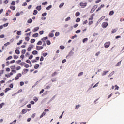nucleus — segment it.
I'll list each match as a JSON object with an SVG mask.
<instances>
[{
    "mask_svg": "<svg viewBox=\"0 0 124 124\" xmlns=\"http://www.w3.org/2000/svg\"><path fill=\"white\" fill-rule=\"evenodd\" d=\"M69 20H70V17H67V18H66L65 19V21H66V22H67V21H69Z\"/></svg>",
    "mask_w": 124,
    "mask_h": 124,
    "instance_id": "nucleus-53",
    "label": "nucleus"
},
{
    "mask_svg": "<svg viewBox=\"0 0 124 124\" xmlns=\"http://www.w3.org/2000/svg\"><path fill=\"white\" fill-rule=\"evenodd\" d=\"M112 33H115L117 32V30L116 29H112L111 31Z\"/></svg>",
    "mask_w": 124,
    "mask_h": 124,
    "instance_id": "nucleus-32",
    "label": "nucleus"
},
{
    "mask_svg": "<svg viewBox=\"0 0 124 124\" xmlns=\"http://www.w3.org/2000/svg\"><path fill=\"white\" fill-rule=\"evenodd\" d=\"M45 115H46V112H43L42 113V114L41 115L40 118H41L43 117V116H45Z\"/></svg>",
    "mask_w": 124,
    "mask_h": 124,
    "instance_id": "nucleus-19",
    "label": "nucleus"
},
{
    "mask_svg": "<svg viewBox=\"0 0 124 124\" xmlns=\"http://www.w3.org/2000/svg\"><path fill=\"white\" fill-rule=\"evenodd\" d=\"M20 77H22V74L18 73L17 74L16 77L15 78V80H16V81L19 80V79H20Z\"/></svg>",
    "mask_w": 124,
    "mask_h": 124,
    "instance_id": "nucleus-2",
    "label": "nucleus"
},
{
    "mask_svg": "<svg viewBox=\"0 0 124 124\" xmlns=\"http://www.w3.org/2000/svg\"><path fill=\"white\" fill-rule=\"evenodd\" d=\"M47 39H48V37H45L42 38L41 40L43 41V42H45V41L47 40Z\"/></svg>",
    "mask_w": 124,
    "mask_h": 124,
    "instance_id": "nucleus-10",
    "label": "nucleus"
},
{
    "mask_svg": "<svg viewBox=\"0 0 124 124\" xmlns=\"http://www.w3.org/2000/svg\"><path fill=\"white\" fill-rule=\"evenodd\" d=\"M95 15V14H93L91 16V17L88 19L89 21H93V17Z\"/></svg>",
    "mask_w": 124,
    "mask_h": 124,
    "instance_id": "nucleus-7",
    "label": "nucleus"
},
{
    "mask_svg": "<svg viewBox=\"0 0 124 124\" xmlns=\"http://www.w3.org/2000/svg\"><path fill=\"white\" fill-rule=\"evenodd\" d=\"M27 112H28V111L27 110V109H26V108H24L22 111V114H26V113H27Z\"/></svg>",
    "mask_w": 124,
    "mask_h": 124,
    "instance_id": "nucleus-14",
    "label": "nucleus"
},
{
    "mask_svg": "<svg viewBox=\"0 0 124 124\" xmlns=\"http://www.w3.org/2000/svg\"><path fill=\"white\" fill-rule=\"evenodd\" d=\"M86 41H88V38H85L84 39H83V40L82 41L83 43H85V42H86Z\"/></svg>",
    "mask_w": 124,
    "mask_h": 124,
    "instance_id": "nucleus-37",
    "label": "nucleus"
},
{
    "mask_svg": "<svg viewBox=\"0 0 124 124\" xmlns=\"http://www.w3.org/2000/svg\"><path fill=\"white\" fill-rule=\"evenodd\" d=\"M109 72V71H104L102 73V76H104V75H106V74L107 73Z\"/></svg>",
    "mask_w": 124,
    "mask_h": 124,
    "instance_id": "nucleus-11",
    "label": "nucleus"
},
{
    "mask_svg": "<svg viewBox=\"0 0 124 124\" xmlns=\"http://www.w3.org/2000/svg\"><path fill=\"white\" fill-rule=\"evenodd\" d=\"M42 45V42L41 41H39L37 43V45Z\"/></svg>",
    "mask_w": 124,
    "mask_h": 124,
    "instance_id": "nucleus-28",
    "label": "nucleus"
},
{
    "mask_svg": "<svg viewBox=\"0 0 124 124\" xmlns=\"http://www.w3.org/2000/svg\"><path fill=\"white\" fill-rule=\"evenodd\" d=\"M25 40L26 41H29V40H30V37H25Z\"/></svg>",
    "mask_w": 124,
    "mask_h": 124,
    "instance_id": "nucleus-59",
    "label": "nucleus"
},
{
    "mask_svg": "<svg viewBox=\"0 0 124 124\" xmlns=\"http://www.w3.org/2000/svg\"><path fill=\"white\" fill-rule=\"evenodd\" d=\"M110 45H111V42H107L104 44V47L105 49H107L110 47Z\"/></svg>",
    "mask_w": 124,
    "mask_h": 124,
    "instance_id": "nucleus-1",
    "label": "nucleus"
},
{
    "mask_svg": "<svg viewBox=\"0 0 124 124\" xmlns=\"http://www.w3.org/2000/svg\"><path fill=\"white\" fill-rule=\"evenodd\" d=\"M80 106H81V105H77V106H76L75 108L76 109H79V107H80Z\"/></svg>",
    "mask_w": 124,
    "mask_h": 124,
    "instance_id": "nucleus-58",
    "label": "nucleus"
},
{
    "mask_svg": "<svg viewBox=\"0 0 124 124\" xmlns=\"http://www.w3.org/2000/svg\"><path fill=\"white\" fill-rule=\"evenodd\" d=\"M57 74H58V72H54L52 74L51 76L52 77H54V76H56V75H57Z\"/></svg>",
    "mask_w": 124,
    "mask_h": 124,
    "instance_id": "nucleus-16",
    "label": "nucleus"
},
{
    "mask_svg": "<svg viewBox=\"0 0 124 124\" xmlns=\"http://www.w3.org/2000/svg\"><path fill=\"white\" fill-rule=\"evenodd\" d=\"M10 90H11V89L9 88H7L5 89V93H7V92H8V91H10Z\"/></svg>",
    "mask_w": 124,
    "mask_h": 124,
    "instance_id": "nucleus-30",
    "label": "nucleus"
},
{
    "mask_svg": "<svg viewBox=\"0 0 124 124\" xmlns=\"http://www.w3.org/2000/svg\"><path fill=\"white\" fill-rule=\"evenodd\" d=\"M95 6H94L91 9V10L90 11V13H93V12H94V11L95 10Z\"/></svg>",
    "mask_w": 124,
    "mask_h": 124,
    "instance_id": "nucleus-9",
    "label": "nucleus"
},
{
    "mask_svg": "<svg viewBox=\"0 0 124 124\" xmlns=\"http://www.w3.org/2000/svg\"><path fill=\"white\" fill-rule=\"evenodd\" d=\"M49 37H54V33H50L48 35Z\"/></svg>",
    "mask_w": 124,
    "mask_h": 124,
    "instance_id": "nucleus-26",
    "label": "nucleus"
},
{
    "mask_svg": "<svg viewBox=\"0 0 124 124\" xmlns=\"http://www.w3.org/2000/svg\"><path fill=\"white\" fill-rule=\"evenodd\" d=\"M12 59V56H9L6 59V61H9V60H11Z\"/></svg>",
    "mask_w": 124,
    "mask_h": 124,
    "instance_id": "nucleus-31",
    "label": "nucleus"
},
{
    "mask_svg": "<svg viewBox=\"0 0 124 124\" xmlns=\"http://www.w3.org/2000/svg\"><path fill=\"white\" fill-rule=\"evenodd\" d=\"M81 32V30H78L76 31V33H80Z\"/></svg>",
    "mask_w": 124,
    "mask_h": 124,
    "instance_id": "nucleus-62",
    "label": "nucleus"
},
{
    "mask_svg": "<svg viewBox=\"0 0 124 124\" xmlns=\"http://www.w3.org/2000/svg\"><path fill=\"white\" fill-rule=\"evenodd\" d=\"M80 21H81V19H80V18H78L76 19V22H77V23H78V22H80Z\"/></svg>",
    "mask_w": 124,
    "mask_h": 124,
    "instance_id": "nucleus-45",
    "label": "nucleus"
},
{
    "mask_svg": "<svg viewBox=\"0 0 124 124\" xmlns=\"http://www.w3.org/2000/svg\"><path fill=\"white\" fill-rule=\"evenodd\" d=\"M93 20H91V21L89 22L88 25L89 26H91V25L93 24Z\"/></svg>",
    "mask_w": 124,
    "mask_h": 124,
    "instance_id": "nucleus-41",
    "label": "nucleus"
},
{
    "mask_svg": "<svg viewBox=\"0 0 124 124\" xmlns=\"http://www.w3.org/2000/svg\"><path fill=\"white\" fill-rule=\"evenodd\" d=\"M3 105H4V103H2L0 104V108H2Z\"/></svg>",
    "mask_w": 124,
    "mask_h": 124,
    "instance_id": "nucleus-52",
    "label": "nucleus"
},
{
    "mask_svg": "<svg viewBox=\"0 0 124 124\" xmlns=\"http://www.w3.org/2000/svg\"><path fill=\"white\" fill-rule=\"evenodd\" d=\"M46 15H47V13H43L42 14V17H45V16H46Z\"/></svg>",
    "mask_w": 124,
    "mask_h": 124,
    "instance_id": "nucleus-38",
    "label": "nucleus"
},
{
    "mask_svg": "<svg viewBox=\"0 0 124 124\" xmlns=\"http://www.w3.org/2000/svg\"><path fill=\"white\" fill-rule=\"evenodd\" d=\"M37 13H38V12L37 11V10H34V12L33 13V15H36V14H37Z\"/></svg>",
    "mask_w": 124,
    "mask_h": 124,
    "instance_id": "nucleus-27",
    "label": "nucleus"
},
{
    "mask_svg": "<svg viewBox=\"0 0 124 124\" xmlns=\"http://www.w3.org/2000/svg\"><path fill=\"white\" fill-rule=\"evenodd\" d=\"M43 49V46H36V50H37V51H40V50H42Z\"/></svg>",
    "mask_w": 124,
    "mask_h": 124,
    "instance_id": "nucleus-5",
    "label": "nucleus"
},
{
    "mask_svg": "<svg viewBox=\"0 0 124 124\" xmlns=\"http://www.w3.org/2000/svg\"><path fill=\"white\" fill-rule=\"evenodd\" d=\"M60 48L61 50H64V48H65V47L64 46H60Z\"/></svg>",
    "mask_w": 124,
    "mask_h": 124,
    "instance_id": "nucleus-29",
    "label": "nucleus"
},
{
    "mask_svg": "<svg viewBox=\"0 0 124 124\" xmlns=\"http://www.w3.org/2000/svg\"><path fill=\"white\" fill-rule=\"evenodd\" d=\"M34 47V46L31 45H30L28 48L27 49V51L28 52H30L31 50H32V49H33V48Z\"/></svg>",
    "mask_w": 124,
    "mask_h": 124,
    "instance_id": "nucleus-6",
    "label": "nucleus"
},
{
    "mask_svg": "<svg viewBox=\"0 0 124 124\" xmlns=\"http://www.w3.org/2000/svg\"><path fill=\"white\" fill-rule=\"evenodd\" d=\"M21 31H18L17 32V35H21Z\"/></svg>",
    "mask_w": 124,
    "mask_h": 124,
    "instance_id": "nucleus-55",
    "label": "nucleus"
},
{
    "mask_svg": "<svg viewBox=\"0 0 124 124\" xmlns=\"http://www.w3.org/2000/svg\"><path fill=\"white\" fill-rule=\"evenodd\" d=\"M107 26H108V23L106 22H104L102 24V28H103V29H105V28H107Z\"/></svg>",
    "mask_w": 124,
    "mask_h": 124,
    "instance_id": "nucleus-4",
    "label": "nucleus"
},
{
    "mask_svg": "<svg viewBox=\"0 0 124 124\" xmlns=\"http://www.w3.org/2000/svg\"><path fill=\"white\" fill-rule=\"evenodd\" d=\"M26 51H27V50H26V49H23L21 51V54H23V55H25V54H26Z\"/></svg>",
    "mask_w": 124,
    "mask_h": 124,
    "instance_id": "nucleus-23",
    "label": "nucleus"
},
{
    "mask_svg": "<svg viewBox=\"0 0 124 124\" xmlns=\"http://www.w3.org/2000/svg\"><path fill=\"white\" fill-rule=\"evenodd\" d=\"M114 11H111L109 13V15L112 16L114 14Z\"/></svg>",
    "mask_w": 124,
    "mask_h": 124,
    "instance_id": "nucleus-36",
    "label": "nucleus"
},
{
    "mask_svg": "<svg viewBox=\"0 0 124 124\" xmlns=\"http://www.w3.org/2000/svg\"><path fill=\"white\" fill-rule=\"evenodd\" d=\"M10 9H12V10H15V9H16V7H15V6H10Z\"/></svg>",
    "mask_w": 124,
    "mask_h": 124,
    "instance_id": "nucleus-25",
    "label": "nucleus"
},
{
    "mask_svg": "<svg viewBox=\"0 0 124 124\" xmlns=\"http://www.w3.org/2000/svg\"><path fill=\"white\" fill-rule=\"evenodd\" d=\"M19 57L17 55H14V59L15 60H17Z\"/></svg>",
    "mask_w": 124,
    "mask_h": 124,
    "instance_id": "nucleus-42",
    "label": "nucleus"
},
{
    "mask_svg": "<svg viewBox=\"0 0 124 124\" xmlns=\"http://www.w3.org/2000/svg\"><path fill=\"white\" fill-rule=\"evenodd\" d=\"M51 8H52V5H49L46 7V10H50V9H51Z\"/></svg>",
    "mask_w": 124,
    "mask_h": 124,
    "instance_id": "nucleus-35",
    "label": "nucleus"
},
{
    "mask_svg": "<svg viewBox=\"0 0 124 124\" xmlns=\"http://www.w3.org/2000/svg\"><path fill=\"white\" fill-rule=\"evenodd\" d=\"M105 18V16H103L98 20V21L99 22H101V21H102V20H103V19H104Z\"/></svg>",
    "mask_w": 124,
    "mask_h": 124,
    "instance_id": "nucleus-21",
    "label": "nucleus"
},
{
    "mask_svg": "<svg viewBox=\"0 0 124 124\" xmlns=\"http://www.w3.org/2000/svg\"><path fill=\"white\" fill-rule=\"evenodd\" d=\"M16 54H17V55H19L20 54V50L16 49L15 50Z\"/></svg>",
    "mask_w": 124,
    "mask_h": 124,
    "instance_id": "nucleus-22",
    "label": "nucleus"
},
{
    "mask_svg": "<svg viewBox=\"0 0 124 124\" xmlns=\"http://www.w3.org/2000/svg\"><path fill=\"white\" fill-rule=\"evenodd\" d=\"M22 42H23V40H20V41H19V42H18V43H17V45H20V44H21V43H22Z\"/></svg>",
    "mask_w": 124,
    "mask_h": 124,
    "instance_id": "nucleus-56",
    "label": "nucleus"
},
{
    "mask_svg": "<svg viewBox=\"0 0 124 124\" xmlns=\"http://www.w3.org/2000/svg\"><path fill=\"white\" fill-rule=\"evenodd\" d=\"M35 42V39H32L31 40V43H34Z\"/></svg>",
    "mask_w": 124,
    "mask_h": 124,
    "instance_id": "nucleus-40",
    "label": "nucleus"
},
{
    "mask_svg": "<svg viewBox=\"0 0 124 124\" xmlns=\"http://www.w3.org/2000/svg\"><path fill=\"white\" fill-rule=\"evenodd\" d=\"M121 62H122V61H120L118 63H117V64H116V66H120V65H121Z\"/></svg>",
    "mask_w": 124,
    "mask_h": 124,
    "instance_id": "nucleus-49",
    "label": "nucleus"
},
{
    "mask_svg": "<svg viewBox=\"0 0 124 124\" xmlns=\"http://www.w3.org/2000/svg\"><path fill=\"white\" fill-rule=\"evenodd\" d=\"M26 62L27 63H29V64H31V61L30 60H26Z\"/></svg>",
    "mask_w": 124,
    "mask_h": 124,
    "instance_id": "nucleus-44",
    "label": "nucleus"
},
{
    "mask_svg": "<svg viewBox=\"0 0 124 124\" xmlns=\"http://www.w3.org/2000/svg\"><path fill=\"white\" fill-rule=\"evenodd\" d=\"M21 62H22V61L21 60H18L16 61V63H17V64H19V63Z\"/></svg>",
    "mask_w": 124,
    "mask_h": 124,
    "instance_id": "nucleus-34",
    "label": "nucleus"
},
{
    "mask_svg": "<svg viewBox=\"0 0 124 124\" xmlns=\"http://www.w3.org/2000/svg\"><path fill=\"white\" fill-rule=\"evenodd\" d=\"M75 15H76V17H79V16H80V12H77L76 13Z\"/></svg>",
    "mask_w": 124,
    "mask_h": 124,
    "instance_id": "nucleus-17",
    "label": "nucleus"
},
{
    "mask_svg": "<svg viewBox=\"0 0 124 124\" xmlns=\"http://www.w3.org/2000/svg\"><path fill=\"white\" fill-rule=\"evenodd\" d=\"M42 55L43 56V57H46V56H48V53L47 52L43 53L42 54Z\"/></svg>",
    "mask_w": 124,
    "mask_h": 124,
    "instance_id": "nucleus-33",
    "label": "nucleus"
},
{
    "mask_svg": "<svg viewBox=\"0 0 124 124\" xmlns=\"http://www.w3.org/2000/svg\"><path fill=\"white\" fill-rule=\"evenodd\" d=\"M27 23H28L29 24H31V23H32V19L31 18L28 19V20L27 21Z\"/></svg>",
    "mask_w": 124,
    "mask_h": 124,
    "instance_id": "nucleus-15",
    "label": "nucleus"
},
{
    "mask_svg": "<svg viewBox=\"0 0 124 124\" xmlns=\"http://www.w3.org/2000/svg\"><path fill=\"white\" fill-rule=\"evenodd\" d=\"M36 9H37L38 11H40L42 9L41 6H38L36 7Z\"/></svg>",
    "mask_w": 124,
    "mask_h": 124,
    "instance_id": "nucleus-12",
    "label": "nucleus"
},
{
    "mask_svg": "<svg viewBox=\"0 0 124 124\" xmlns=\"http://www.w3.org/2000/svg\"><path fill=\"white\" fill-rule=\"evenodd\" d=\"M83 74H84V72H81L80 73H79L78 74V76H82V75H83Z\"/></svg>",
    "mask_w": 124,
    "mask_h": 124,
    "instance_id": "nucleus-48",
    "label": "nucleus"
},
{
    "mask_svg": "<svg viewBox=\"0 0 124 124\" xmlns=\"http://www.w3.org/2000/svg\"><path fill=\"white\" fill-rule=\"evenodd\" d=\"M24 67H26V68H28V67H30V65L28 64H25L24 65Z\"/></svg>",
    "mask_w": 124,
    "mask_h": 124,
    "instance_id": "nucleus-46",
    "label": "nucleus"
},
{
    "mask_svg": "<svg viewBox=\"0 0 124 124\" xmlns=\"http://www.w3.org/2000/svg\"><path fill=\"white\" fill-rule=\"evenodd\" d=\"M15 62V60H12L10 61V63L12 64V63H14Z\"/></svg>",
    "mask_w": 124,
    "mask_h": 124,
    "instance_id": "nucleus-63",
    "label": "nucleus"
},
{
    "mask_svg": "<svg viewBox=\"0 0 124 124\" xmlns=\"http://www.w3.org/2000/svg\"><path fill=\"white\" fill-rule=\"evenodd\" d=\"M46 44H47V45H50L51 44V42L50 41V40H47L46 41Z\"/></svg>",
    "mask_w": 124,
    "mask_h": 124,
    "instance_id": "nucleus-51",
    "label": "nucleus"
},
{
    "mask_svg": "<svg viewBox=\"0 0 124 124\" xmlns=\"http://www.w3.org/2000/svg\"><path fill=\"white\" fill-rule=\"evenodd\" d=\"M32 55H37L38 54V52L36 50H34L32 52Z\"/></svg>",
    "mask_w": 124,
    "mask_h": 124,
    "instance_id": "nucleus-13",
    "label": "nucleus"
},
{
    "mask_svg": "<svg viewBox=\"0 0 124 124\" xmlns=\"http://www.w3.org/2000/svg\"><path fill=\"white\" fill-rule=\"evenodd\" d=\"M80 6H81V8H85L86 6H87V2L83 3L80 2L79 4Z\"/></svg>",
    "mask_w": 124,
    "mask_h": 124,
    "instance_id": "nucleus-3",
    "label": "nucleus"
},
{
    "mask_svg": "<svg viewBox=\"0 0 124 124\" xmlns=\"http://www.w3.org/2000/svg\"><path fill=\"white\" fill-rule=\"evenodd\" d=\"M10 64V62H9V61H7L6 62V65L7 66H8V65H9Z\"/></svg>",
    "mask_w": 124,
    "mask_h": 124,
    "instance_id": "nucleus-61",
    "label": "nucleus"
},
{
    "mask_svg": "<svg viewBox=\"0 0 124 124\" xmlns=\"http://www.w3.org/2000/svg\"><path fill=\"white\" fill-rule=\"evenodd\" d=\"M27 107L28 108H31V104H28V105H27Z\"/></svg>",
    "mask_w": 124,
    "mask_h": 124,
    "instance_id": "nucleus-54",
    "label": "nucleus"
},
{
    "mask_svg": "<svg viewBox=\"0 0 124 124\" xmlns=\"http://www.w3.org/2000/svg\"><path fill=\"white\" fill-rule=\"evenodd\" d=\"M33 100H34V101H35V102H37L38 101V98H37L36 97H34L33 98Z\"/></svg>",
    "mask_w": 124,
    "mask_h": 124,
    "instance_id": "nucleus-24",
    "label": "nucleus"
},
{
    "mask_svg": "<svg viewBox=\"0 0 124 124\" xmlns=\"http://www.w3.org/2000/svg\"><path fill=\"white\" fill-rule=\"evenodd\" d=\"M39 67V64H38L35 65L34 66V68H35V69H38Z\"/></svg>",
    "mask_w": 124,
    "mask_h": 124,
    "instance_id": "nucleus-18",
    "label": "nucleus"
},
{
    "mask_svg": "<svg viewBox=\"0 0 124 124\" xmlns=\"http://www.w3.org/2000/svg\"><path fill=\"white\" fill-rule=\"evenodd\" d=\"M33 37H38V33H36L32 35Z\"/></svg>",
    "mask_w": 124,
    "mask_h": 124,
    "instance_id": "nucleus-20",
    "label": "nucleus"
},
{
    "mask_svg": "<svg viewBox=\"0 0 124 124\" xmlns=\"http://www.w3.org/2000/svg\"><path fill=\"white\" fill-rule=\"evenodd\" d=\"M43 5H47L48 4V2H45L42 3Z\"/></svg>",
    "mask_w": 124,
    "mask_h": 124,
    "instance_id": "nucleus-60",
    "label": "nucleus"
},
{
    "mask_svg": "<svg viewBox=\"0 0 124 124\" xmlns=\"http://www.w3.org/2000/svg\"><path fill=\"white\" fill-rule=\"evenodd\" d=\"M76 37H77V35L75 34V35H74L73 36H72L71 39H74L76 38Z\"/></svg>",
    "mask_w": 124,
    "mask_h": 124,
    "instance_id": "nucleus-47",
    "label": "nucleus"
},
{
    "mask_svg": "<svg viewBox=\"0 0 124 124\" xmlns=\"http://www.w3.org/2000/svg\"><path fill=\"white\" fill-rule=\"evenodd\" d=\"M44 60V58H43V56H41L40 59V62H43Z\"/></svg>",
    "mask_w": 124,
    "mask_h": 124,
    "instance_id": "nucleus-57",
    "label": "nucleus"
},
{
    "mask_svg": "<svg viewBox=\"0 0 124 124\" xmlns=\"http://www.w3.org/2000/svg\"><path fill=\"white\" fill-rule=\"evenodd\" d=\"M11 4V5H15V4H16L15 1H13Z\"/></svg>",
    "mask_w": 124,
    "mask_h": 124,
    "instance_id": "nucleus-64",
    "label": "nucleus"
},
{
    "mask_svg": "<svg viewBox=\"0 0 124 124\" xmlns=\"http://www.w3.org/2000/svg\"><path fill=\"white\" fill-rule=\"evenodd\" d=\"M55 36H59V35H60V32H56V33H55Z\"/></svg>",
    "mask_w": 124,
    "mask_h": 124,
    "instance_id": "nucleus-50",
    "label": "nucleus"
},
{
    "mask_svg": "<svg viewBox=\"0 0 124 124\" xmlns=\"http://www.w3.org/2000/svg\"><path fill=\"white\" fill-rule=\"evenodd\" d=\"M38 30H39V27H37L33 29L32 31L33 32H36V31H38Z\"/></svg>",
    "mask_w": 124,
    "mask_h": 124,
    "instance_id": "nucleus-8",
    "label": "nucleus"
},
{
    "mask_svg": "<svg viewBox=\"0 0 124 124\" xmlns=\"http://www.w3.org/2000/svg\"><path fill=\"white\" fill-rule=\"evenodd\" d=\"M63 5H64V3H62L59 5L60 8H62V6H63Z\"/></svg>",
    "mask_w": 124,
    "mask_h": 124,
    "instance_id": "nucleus-39",
    "label": "nucleus"
},
{
    "mask_svg": "<svg viewBox=\"0 0 124 124\" xmlns=\"http://www.w3.org/2000/svg\"><path fill=\"white\" fill-rule=\"evenodd\" d=\"M11 69H15L16 68V65H14L10 67Z\"/></svg>",
    "mask_w": 124,
    "mask_h": 124,
    "instance_id": "nucleus-43",
    "label": "nucleus"
}]
</instances>
